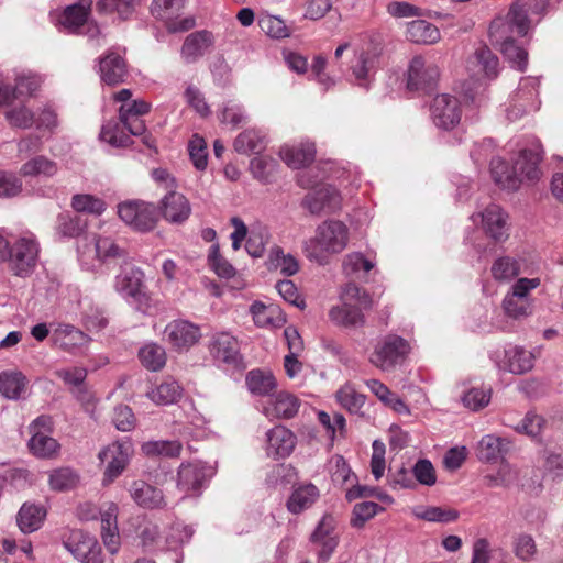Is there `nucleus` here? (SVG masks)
<instances>
[{
    "label": "nucleus",
    "instance_id": "obj_1",
    "mask_svg": "<svg viewBox=\"0 0 563 563\" xmlns=\"http://www.w3.org/2000/svg\"><path fill=\"white\" fill-rule=\"evenodd\" d=\"M542 157L540 146L522 150L512 166L503 158L490 161V174L494 181L503 189L517 190L523 180H537L540 177L539 163Z\"/></svg>",
    "mask_w": 563,
    "mask_h": 563
},
{
    "label": "nucleus",
    "instance_id": "obj_2",
    "mask_svg": "<svg viewBox=\"0 0 563 563\" xmlns=\"http://www.w3.org/2000/svg\"><path fill=\"white\" fill-rule=\"evenodd\" d=\"M349 244V228L341 221L328 220L319 224L314 235L303 243V252L312 262L327 265L330 258L342 253Z\"/></svg>",
    "mask_w": 563,
    "mask_h": 563
},
{
    "label": "nucleus",
    "instance_id": "obj_3",
    "mask_svg": "<svg viewBox=\"0 0 563 563\" xmlns=\"http://www.w3.org/2000/svg\"><path fill=\"white\" fill-rule=\"evenodd\" d=\"M372 305L371 297L355 284H347L343 291V303L332 307L329 317L343 327H357L364 323L363 309Z\"/></svg>",
    "mask_w": 563,
    "mask_h": 563
},
{
    "label": "nucleus",
    "instance_id": "obj_4",
    "mask_svg": "<svg viewBox=\"0 0 563 563\" xmlns=\"http://www.w3.org/2000/svg\"><path fill=\"white\" fill-rule=\"evenodd\" d=\"M40 254V245L33 235L20 236L10 246L7 258L9 269L13 275L26 278L36 268Z\"/></svg>",
    "mask_w": 563,
    "mask_h": 563
},
{
    "label": "nucleus",
    "instance_id": "obj_5",
    "mask_svg": "<svg viewBox=\"0 0 563 563\" xmlns=\"http://www.w3.org/2000/svg\"><path fill=\"white\" fill-rule=\"evenodd\" d=\"M118 214L124 223L140 232L153 230L158 221L156 207L143 200H128L120 203Z\"/></svg>",
    "mask_w": 563,
    "mask_h": 563
},
{
    "label": "nucleus",
    "instance_id": "obj_6",
    "mask_svg": "<svg viewBox=\"0 0 563 563\" xmlns=\"http://www.w3.org/2000/svg\"><path fill=\"white\" fill-rule=\"evenodd\" d=\"M132 455L133 445L129 440L115 441L99 452V460L106 464L103 485L113 483L123 473Z\"/></svg>",
    "mask_w": 563,
    "mask_h": 563
},
{
    "label": "nucleus",
    "instance_id": "obj_7",
    "mask_svg": "<svg viewBox=\"0 0 563 563\" xmlns=\"http://www.w3.org/2000/svg\"><path fill=\"white\" fill-rule=\"evenodd\" d=\"M253 394L265 397L263 413L271 419H290L299 410L300 402L296 396L287 391L269 394L271 389H251Z\"/></svg>",
    "mask_w": 563,
    "mask_h": 563
},
{
    "label": "nucleus",
    "instance_id": "obj_8",
    "mask_svg": "<svg viewBox=\"0 0 563 563\" xmlns=\"http://www.w3.org/2000/svg\"><path fill=\"white\" fill-rule=\"evenodd\" d=\"M408 352L409 345L406 340L397 335H388L376 345L371 362L386 371L401 363Z\"/></svg>",
    "mask_w": 563,
    "mask_h": 563
},
{
    "label": "nucleus",
    "instance_id": "obj_9",
    "mask_svg": "<svg viewBox=\"0 0 563 563\" xmlns=\"http://www.w3.org/2000/svg\"><path fill=\"white\" fill-rule=\"evenodd\" d=\"M201 338L198 325L183 319L170 321L164 329V339L175 351H188Z\"/></svg>",
    "mask_w": 563,
    "mask_h": 563
},
{
    "label": "nucleus",
    "instance_id": "obj_10",
    "mask_svg": "<svg viewBox=\"0 0 563 563\" xmlns=\"http://www.w3.org/2000/svg\"><path fill=\"white\" fill-rule=\"evenodd\" d=\"M433 123L443 130L453 129L461 120L459 100L450 95H438L431 104Z\"/></svg>",
    "mask_w": 563,
    "mask_h": 563
},
{
    "label": "nucleus",
    "instance_id": "obj_11",
    "mask_svg": "<svg viewBox=\"0 0 563 563\" xmlns=\"http://www.w3.org/2000/svg\"><path fill=\"white\" fill-rule=\"evenodd\" d=\"M114 288L124 298L136 302H143L146 299L143 273L130 264L125 263L121 267V272L115 276Z\"/></svg>",
    "mask_w": 563,
    "mask_h": 563
},
{
    "label": "nucleus",
    "instance_id": "obj_12",
    "mask_svg": "<svg viewBox=\"0 0 563 563\" xmlns=\"http://www.w3.org/2000/svg\"><path fill=\"white\" fill-rule=\"evenodd\" d=\"M466 70L477 80L495 79L499 70L498 57L489 47L482 45L467 58Z\"/></svg>",
    "mask_w": 563,
    "mask_h": 563
},
{
    "label": "nucleus",
    "instance_id": "obj_13",
    "mask_svg": "<svg viewBox=\"0 0 563 563\" xmlns=\"http://www.w3.org/2000/svg\"><path fill=\"white\" fill-rule=\"evenodd\" d=\"M440 76L439 67L428 63L421 56L411 59L408 68L407 87L409 90H427L433 87Z\"/></svg>",
    "mask_w": 563,
    "mask_h": 563
},
{
    "label": "nucleus",
    "instance_id": "obj_14",
    "mask_svg": "<svg viewBox=\"0 0 563 563\" xmlns=\"http://www.w3.org/2000/svg\"><path fill=\"white\" fill-rule=\"evenodd\" d=\"M302 205L312 214L331 213L340 209L341 196L331 185H320L306 195Z\"/></svg>",
    "mask_w": 563,
    "mask_h": 563
},
{
    "label": "nucleus",
    "instance_id": "obj_15",
    "mask_svg": "<svg viewBox=\"0 0 563 563\" xmlns=\"http://www.w3.org/2000/svg\"><path fill=\"white\" fill-rule=\"evenodd\" d=\"M538 90L537 80L527 78L520 82V88L514 97V103L507 110V117L514 121L523 114L539 109L537 101Z\"/></svg>",
    "mask_w": 563,
    "mask_h": 563
},
{
    "label": "nucleus",
    "instance_id": "obj_16",
    "mask_svg": "<svg viewBox=\"0 0 563 563\" xmlns=\"http://www.w3.org/2000/svg\"><path fill=\"white\" fill-rule=\"evenodd\" d=\"M63 545L82 563H96V554L101 550L96 539L81 530L70 531Z\"/></svg>",
    "mask_w": 563,
    "mask_h": 563
},
{
    "label": "nucleus",
    "instance_id": "obj_17",
    "mask_svg": "<svg viewBox=\"0 0 563 563\" xmlns=\"http://www.w3.org/2000/svg\"><path fill=\"white\" fill-rule=\"evenodd\" d=\"M211 475V467L201 463L183 464L178 471L177 486L186 495H196Z\"/></svg>",
    "mask_w": 563,
    "mask_h": 563
},
{
    "label": "nucleus",
    "instance_id": "obj_18",
    "mask_svg": "<svg viewBox=\"0 0 563 563\" xmlns=\"http://www.w3.org/2000/svg\"><path fill=\"white\" fill-rule=\"evenodd\" d=\"M79 254L82 262L95 256L102 263L110 262L115 258H123L125 251L108 236H95L91 244H85L79 247Z\"/></svg>",
    "mask_w": 563,
    "mask_h": 563
},
{
    "label": "nucleus",
    "instance_id": "obj_19",
    "mask_svg": "<svg viewBox=\"0 0 563 563\" xmlns=\"http://www.w3.org/2000/svg\"><path fill=\"white\" fill-rule=\"evenodd\" d=\"M99 74L101 81L108 86H117L124 82L128 75L125 59L117 51H108L99 59Z\"/></svg>",
    "mask_w": 563,
    "mask_h": 563
},
{
    "label": "nucleus",
    "instance_id": "obj_20",
    "mask_svg": "<svg viewBox=\"0 0 563 563\" xmlns=\"http://www.w3.org/2000/svg\"><path fill=\"white\" fill-rule=\"evenodd\" d=\"M504 29H515L517 34L523 36L529 30L528 11L523 4L515 2L511 4L507 14V22H494L490 25V37L499 42L504 34Z\"/></svg>",
    "mask_w": 563,
    "mask_h": 563
},
{
    "label": "nucleus",
    "instance_id": "obj_21",
    "mask_svg": "<svg viewBox=\"0 0 563 563\" xmlns=\"http://www.w3.org/2000/svg\"><path fill=\"white\" fill-rule=\"evenodd\" d=\"M161 210L163 218L175 224L185 222L191 213L188 199L175 190H170L162 198Z\"/></svg>",
    "mask_w": 563,
    "mask_h": 563
},
{
    "label": "nucleus",
    "instance_id": "obj_22",
    "mask_svg": "<svg viewBox=\"0 0 563 563\" xmlns=\"http://www.w3.org/2000/svg\"><path fill=\"white\" fill-rule=\"evenodd\" d=\"M213 42V35L209 31L202 30L190 33L184 41L180 56L187 64L195 63L209 51Z\"/></svg>",
    "mask_w": 563,
    "mask_h": 563
},
{
    "label": "nucleus",
    "instance_id": "obj_23",
    "mask_svg": "<svg viewBox=\"0 0 563 563\" xmlns=\"http://www.w3.org/2000/svg\"><path fill=\"white\" fill-rule=\"evenodd\" d=\"M210 353L220 362L238 366L241 361L238 341L227 332L213 335L210 343Z\"/></svg>",
    "mask_w": 563,
    "mask_h": 563
},
{
    "label": "nucleus",
    "instance_id": "obj_24",
    "mask_svg": "<svg viewBox=\"0 0 563 563\" xmlns=\"http://www.w3.org/2000/svg\"><path fill=\"white\" fill-rule=\"evenodd\" d=\"M267 455L277 457L288 456L296 445L295 434L283 426L271 429L267 433Z\"/></svg>",
    "mask_w": 563,
    "mask_h": 563
},
{
    "label": "nucleus",
    "instance_id": "obj_25",
    "mask_svg": "<svg viewBox=\"0 0 563 563\" xmlns=\"http://www.w3.org/2000/svg\"><path fill=\"white\" fill-rule=\"evenodd\" d=\"M132 499L141 507L155 509L166 506L162 490L144 481H134L129 488Z\"/></svg>",
    "mask_w": 563,
    "mask_h": 563
},
{
    "label": "nucleus",
    "instance_id": "obj_26",
    "mask_svg": "<svg viewBox=\"0 0 563 563\" xmlns=\"http://www.w3.org/2000/svg\"><path fill=\"white\" fill-rule=\"evenodd\" d=\"M91 5V0H80L68 5L59 19L60 24L70 33H79L88 22Z\"/></svg>",
    "mask_w": 563,
    "mask_h": 563
},
{
    "label": "nucleus",
    "instance_id": "obj_27",
    "mask_svg": "<svg viewBox=\"0 0 563 563\" xmlns=\"http://www.w3.org/2000/svg\"><path fill=\"white\" fill-rule=\"evenodd\" d=\"M482 224L486 233L496 241L507 238V214L497 205L488 206L481 213Z\"/></svg>",
    "mask_w": 563,
    "mask_h": 563
},
{
    "label": "nucleus",
    "instance_id": "obj_28",
    "mask_svg": "<svg viewBox=\"0 0 563 563\" xmlns=\"http://www.w3.org/2000/svg\"><path fill=\"white\" fill-rule=\"evenodd\" d=\"M377 67L378 55L374 52L362 51L355 55L351 70L357 85L366 87Z\"/></svg>",
    "mask_w": 563,
    "mask_h": 563
},
{
    "label": "nucleus",
    "instance_id": "obj_29",
    "mask_svg": "<svg viewBox=\"0 0 563 563\" xmlns=\"http://www.w3.org/2000/svg\"><path fill=\"white\" fill-rule=\"evenodd\" d=\"M280 156L289 167L301 168L314 159L316 147L314 144L310 142L294 146H284L280 150Z\"/></svg>",
    "mask_w": 563,
    "mask_h": 563
},
{
    "label": "nucleus",
    "instance_id": "obj_30",
    "mask_svg": "<svg viewBox=\"0 0 563 563\" xmlns=\"http://www.w3.org/2000/svg\"><path fill=\"white\" fill-rule=\"evenodd\" d=\"M253 320L258 327L279 328L286 322L285 316L276 305L266 306L262 302L255 301L250 307Z\"/></svg>",
    "mask_w": 563,
    "mask_h": 563
},
{
    "label": "nucleus",
    "instance_id": "obj_31",
    "mask_svg": "<svg viewBox=\"0 0 563 563\" xmlns=\"http://www.w3.org/2000/svg\"><path fill=\"white\" fill-rule=\"evenodd\" d=\"M46 517V509L36 504L24 503L16 517L18 526L23 533H31L41 528Z\"/></svg>",
    "mask_w": 563,
    "mask_h": 563
},
{
    "label": "nucleus",
    "instance_id": "obj_32",
    "mask_svg": "<svg viewBox=\"0 0 563 563\" xmlns=\"http://www.w3.org/2000/svg\"><path fill=\"white\" fill-rule=\"evenodd\" d=\"M509 441L494 434L484 435L478 442L477 456L484 462H496L508 451Z\"/></svg>",
    "mask_w": 563,
    "mask_h": 563
},
{
    "label": "nucleus",
    "instance_id": "obj_33",
    "mask_svg": "<svg viewBox=\"0 0 563 563\" xmlns=\"http://www.w3.org/2000/svg\"><path fill=\"white\" fill-rule=\"evenodd\" d=\"M406 36L417 44H434L441 38L439 29L426 20L407 23Z\"/></svg>",
    "mask_w": 563,
    "mask_h": 563
},
{
    "label": "nucleus",
    "instance_id": "obj_34",
    "mask_svg": "<svg viewBox=\"0 0 563 563\" xmlns=\"http://www.w3.org/2000/svg\"><path fill=\"white\" fill-rule=\"evenodd\" d=\"M27 446L31 453L38 459H54L57 456L59 443L44 431L31 433Z\"/></svg>",
    "mask_w": 563,
    "mask_h": 563
},
{
    "label": "nucleus",
    "instance_id": "obj_35",
    "mask_svg": "<svg viewBox=\"0 0 563 563\" xmlns=\"http://www.w3.org/2000/svg\"><path fill=\"white\" fill-rule=\"evenodd\" d=\"M319 497V489L312 484L297 487L287 500V509L291 514H300L310 508Z\"/></svg>",
    "mask_w": 563,
    "mask_h": 563
},
{
    "label": "nucleus",
    "instance_id": "obj_36",
    "mask_svg": "<svg viewBox=\"0 0 563 563\" xmlns=\"http://www.w3.org/2000/svg\"><path fill=\"white\" fill-rule=\"evenodd\" d=\"M266 263L268 269H279L285 276H292L299 271L298 260L278 245L271 247Z\"/></svg>",
    "mask_w": 563,
    "mask_h": 563
},
{
    "label": "nucleus",
    "instance_id": "obj_37",
    "mask_svg": "<svg viewBox=\"0 0 563 563\" xmlns=\"http://www.w3.org/2000/svg\"><path fill=\"white\" fill-rule=\"evenodd\" d=\"M57 172V163L44 155H38L29 159L20 168V174L25 177L51 178L54 177Z\"/></svg>",
    "mask_w": 563,
    "mask_h": 563
},
{
    "label": "nucleus",
    "instance_id": "obj_38",
    "mask_svg": "<svg viewBox=\"0 0 563 563\" xmlns=\"http://www.w3.org/2000/svg\"><path fill=\"white\" fill-rule=\"evenodd\" d=\"M139 360L148 371L158 372L165 366L167 355L162 345L150 342L139 350Z\"/></svg>",
    "mask_w": 563,
    "mask_h": 563
},
{
    "label": "nucleus",
    "instance_id": "obj_39",
    "mask_svg": "<svg viewBox=\"0 0 563 563\" xmlns=\"http://www.w3.org/2000/svg\"><path fill=\"white\" fill-rule=\"evenodd\" d=\"M412 515L429 522L449 523L459 518V511L453 508L437 506H417L411 510Z\"/></svg>",
    "mask_w": 563,
    "mask_h": 563
},
{
    "label": "nucleus",
    "instance_id": "obj_40",
    "mask_svg": "<svg viewBox=\"0 0 563 563\" xmlns=\"http://www.w3.org/2000/svg\"><path fill=\"white\" fill-rule=\"evenodd\" d=\"M143 1L144 0H99L96 4V9L102 14L115 12L121 20H128Z\"/></svg>",
    "mask_w": 563,
    "mask_h": 563
},
{
    "label": "nucleus",
    "instance_id": "obj_41",
    "mask_svg": "<svg viewBox=\"0 0 563 563\" xmlns=\"http://www.w3.org/2000/svg\"><path fill=\"white\" fill-rule=\"evenodd\" d=\"M506 358L508 368L514 374H522L533 367V354L520 346L509 349Z\"/></svg>",
    "mask_w": 563,
    "mask_h": 563
},
{
    "label": "nucleus",
    "instance_id": "obj_42",
    "mask_svg": "<svg viewBox=\"0 0 563 563\" xmlns=\"http://www.w3.org/2000/svg\"><path fill=\"white\" fill-rule=\"evenodd\" d=\"M265 135L255 129L245 130L234 141V148L238 153L247 154L260 152L264 147Z\"/></svg>",
    "mask_w": 563,
    "mask_h": 563
},
{
    "label": "nucleus",
    "instance_id": "obj_43",
    "mask_svg": "<svg viewBox=\"0 0 563 563\" xmlns=\"http://www.w3.org/2000/svg\"><path fill=\"white\" fill-rule=\"evenodd\" d=\"M181 443L173 440L147 441L142 444V452L147 456L177 457L181 452Z\"/></svg>",
    "mask_w": 563,
    "mask_h": 563
},
{
    "label": "nucleus",
    "instance_id": "obj_44",
    "mask_svg": "<svg viewBox=\"0 0 563 563\" xmlns=\"http://www.w3.org/2000/svg\"><path fill=\"white\" fill-rule=\"evenodd\" d=\"M317 419L331 441H334L336 434H344L345 418L343 415L335 411L327 412L324 410H319L317 412Z\"/></svg>",
    "mask_w": 563,
    "mask_h": 563
},
{
    "label": "nucleus",
    "instance_id": "obj_45",
    "mask_svg": "<svg viewBox=\"0 0 563 563\" xmlns=\"http://www.w3.org/2000/svg\"><path fill=\"white\" fill-rule=\"evenodd\" d=\"M121 121H108L103 124L100 139L114 147H125L131 142V136L125 133Z\"/></svg>",
    "mask_w": 563,
    "mask_h": 563
},
{
    "label": "nucleus",
    "instance_id": "obj_46",
    "mask_svg": "<svg viewBox=\"0 0 563 563\" xmlns=\"http://www.w3.org/2000/svg\"><path fill=\"white\" fill-rule=\"evenodd\" d=\"M185 7V0H153L150 11L152 15L164 23L179 16Z\"/></svg>",
    "mask_w": 563,
    "mask_h": 563
},
{
    "label": "nucleus",
    "instance_id": "obj_47",
    "mask_svg": "<svg viewBox=\"0 0 563 563\" xmlns=\"http://www.w3.org/2000/svg\"><path fill=\"white\" fill-rule=\"evenodd\" d=\"M70 205L75 211L92 216H100L106 210L104 201L89 194L74 195Z\"/></svg>",
    "mask_w": 563,
    "mask_h": 563
},
{
    "label": "nucleus",
    "instance_id": "obj_48",
    "mask_svg": "<svg viewBox=\"0 0 563 563\" xmlns=\"http://www.w3.org/2000/svg\"><path fill=\"white\" fill-rule=\"evenodd\" d=\"M500 51L511 66L519 71H525L528 64V53L518 46L514 40L506 37L500 42Z\"/></svg>",
    "mask_w": 563,
    "mask_h": 563
},
{
    "label": "nucleus",
    "instance_id": "obj_49",
    "mask_svg": "<svg viewBox=\"0 0 563 563\" xmlns=\"http://www.w3.org/2000/svg\"><path fill=\"white\" fill-rule=\"evenodd\" d=\"M87 223L78 216L60 213L57 217L56 232L64 238L79 236L86 229Z\"/></svg>",
    "mask_w": 563,
    "mask_h": 563
},
{
    "label": "nucleus",
    "instance_id": "obj_50",
    "mask_svg": "<svg viewBox=\"0 0 563 563\" xmlns=\"http://www.w3.org/2000/svg\"><path fill=\"white\" fill-rule=\"evenodd\" d=\"M503 309L505 313L512 319H523L532 314L533 300L532 299H519L509 295H506L503 300Z\"/></svg>",
    "mask_w": 563,
    "mask_h": 563
},
{
    "label": "nucleus",
    "instance_id": "obj_51",
    "mask_svg": "<svg viewBox=\"0 0 563 563\" xmlns=\"http://www.w3.org/2000/svg\"><path fill=\"white\" fill-rule=\"evenodd\" d=\"M79 481L78 474L70 467H59L49 474V486L54 490H68L74 488Z\"/></svg>",
    "mask_w": 563,
    "mask_h": 563
},
{
    "label": "nucleus",
    "instance_id": "obj_52",
    "mask_svg": "<svg viewBox=\"0 0 563 563\" xmlns=\"http://www.w3.org/2000/svg\"><path fill=\"white\" fill-rule=\"evenodd\" d=\"M463 406L472 411L487 407L492 400V389H465L460 396Z\"/></svg>",
    "mask_w": 563,
    "mask_h": 563
},
{
    "label": "nucleus",
    "instance_id": "obj_53",
    "mask_svg": "<svg viewBox=\"0 0 563 563\" xmlns=\"http://www.w3.org/2000/svg\"><path fill=\"white\" fill-rule=\"evenodd\" d=\"M520 273L518 262L509 256L497 258L492 266V275L496 280L507 282Z\"/></svg>",
    "mask_w": 563,
    "mask_h": 563
},
{
    "label": "nucleus",
    "instance_id": "obj_54",
    "mask_svg": "<svg viewBox=\"0 0 563 563\" xmlns=\"http://www.w3.org/2000/svg\"><path fill=\"white\" fill-rule=\"evenodd\" d=\"M269 234L266 228H253L246 240L245 250L252 257H261L264 254Z\"/></svg>",
    "mask_w": 563,
    "mask_h": 563
},
{
    "label": "nucleus",
    "instance_id": "obj_55",
    "mask_svg": "<svg viewBox=\"0 0 563 563\" xmlns=\"http://www.w3.org/2000/svg\"><path fill=\"white\" fill-rule=\"evenodd\" d=\"M184 98L187 104L201 117H208L211 113L210 107L206 101L205 95L195 85H188L184 91Z\"/></svg>",
    "mask_w": 563,
    "mask_h": 563
},
{
    "label": "nucleus",
    "instance_id": "obj_56",
    "mask_svg": "<svg viewBox=\"0 0 563 563\" xmlns=\"http://www.w3.org/2000/svg\"><path fill=\"white\" fill-rule=\"evenodd\" d=\"M208 262L212 271L221 278H231L235 275V268L221 256L218 244L210 247Z\"/></svg>",
    "mask_w": 563,
    "mask_h": 563
},
{
    "label": "nucleus",
    "instance_id": "obj_57",
    "mask_svg": "<svg viewBox=\"0 0 563 563\" xmlns=\"http://www.w3.org/2000/svg\"><path fill=\"white\" fill-rule=\"evenodd\" d=\"M544 424V418L532 411H529L525 418L515 427V430L518 433H522L536 439L542 433Z\"/></svg>",
    "mask_w": 563,
    "mask_h": 563
},
{
    "label": "nucleus",
    "instance_id": "obj_58",
    "mask_svg": "<svg viewBox=\"0 0 563 563\" xmlns=\"http://www.w3.org/2000/svg\"><path fill=\"white\" fill-rule=\"evenodd\" d=\"M374 263L364 257L360 252L347 254L343 261V271L346 275L367 274L374 268Z\"/></svg>",
    "mask_w": 563,
    "mask_h": 563
},
{
    "label": "nucleus",
    "instance_id": "obj_59",
    "mask_svg": "<svg viewBox=\"0 0 563 563\" xmlns=\"http://www.w3.org/2000/svg\"><path fill=\"white\" fill-rule=\"evenodd\" d=\"M277 165V161L269 156H256L251 161L250 168L255 178L268 181Z\"/></svg>",
    "mask_w": 563,
    "mask_h": 563
},
{
    "label": "nucleus",
    "instance_id": "obj_60",
    "mask_svg": "<svg viewBox=\"0 0 563 563\" xmlns=\"http://www.w3.org/2000/svg\"><path fill=\"white\" fill-rule=\"evenodd\" d=\"M336 400L350 412L358 413L366 402V396L356 389H339Z\"/></svg>",
    "mask_w": 563,
    "mask_h": 563
},
{
    "label": "nucleus",
    "instance_id": "obj_61",
    "mask_svg": "<svg viewBox=\"0 0 563 563\" xmlns=\"http://www.w3.org/2000/svg\"><path fill=\"white\" fill-rule=\"evenodd\" d=\"M188 151L194 166L199 170H203L208 163L207 144L205 140L195 134L189 141Z\"/></svg>",
    "mask_w": 563,
    "mask_h": 563
},
{
    "label": "nucleus",
    "instance_id": "obj_62",
    "mask_svg": "<svg viewBox=\"0 0 563 563\" xmlns=\"http://www.w3.org/2000/svg\"><path fill=\"white\" fill-rule=\"evenodd\" d=\"M5 118L12 126L19 129H29L35 123L34 113L25 106L10 109Z\"/></svg>",
    "mask_w": 563,
    "mask_h": 563
},
{
    "label": "nucleus",
    "instance_id": "obj_63",
    "mask_svg": "<svg viewBox=\"0 0 563 563\" xmlns=\"http://www.w3.org/2000/svg\"><path fill=\"white\" fill-rule=\"evenodd\" d=\"M383 509L377 503L362 501L354 506L353 518L351 523L353 527L361 528L364 523L372 519L378 510Z\"/></svg>",
    "mask_w": 563,
    "mask_h": 563
},
{
    "label": "nucleus",
    "instance_id": "obj_64",
    "mask_svg": "<svg viewBox=\"0 0 563 563\" xmlns=\"http://www.w3.org/2000/svg\"><path fill=\"white\" fill-rule=\"evenodd\" d=\"M411 473L421 485L433 486L437 483L435 468L427 459L418 460L415 463Z\"/></svg>",
    "mask_w": 563,
    "mask_h": 563
}]
</instances>
